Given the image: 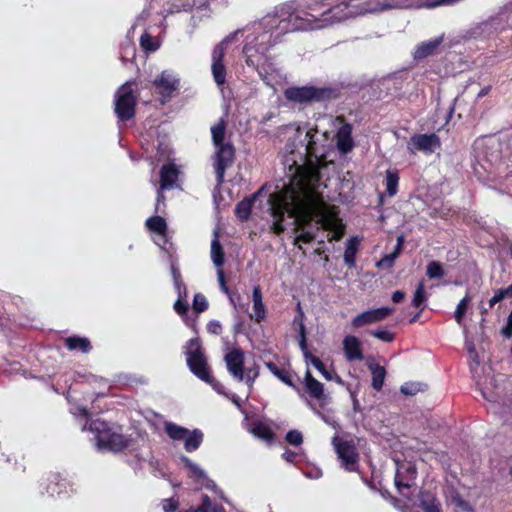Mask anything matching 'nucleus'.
<instances>
[{
  "instance_id": "f257e3e1",
  "label": "nucleus",
  "mask_w": 512,
  "mask_h": 512,
  "mask_svg": "<svg viewBox=\"0 0 512 512\" xmlns=\"http://www.w3.org/2000/svg\"><path fill=\"white\" fill-rule=\"evenodd\" d=\"M320 185L303 187L302 191L292 189L278 191L270 194L269 203L274 218L273 231L280 235L285 231L283 224L285 215L296 216L298 229L311 226L315 220L314 228L319 231L336 230L341 224L338 218L337 207L327 204L321 192Z\"/></svg>"
},
{
  "instance_id": "f03ea898",
  "label": "nucleus",
  "mask_w": 512,
  "mask_h": 512,
  "mask_svg": "<svg viewBox=\"0 0 512 512\" xmlns=\"http://www.w3.org/2000/svg\"><path fill=\"white\" fill-rule=\"evenodd\" d=\"M274 18L277 19V24L270 35L273 38L271 46L280 42L281 37L287 33L322 28L315 15L300 10L293 1L277 6Z\"/></svg>"
},
{
  "instance_id": "7ed1b4c3",
  "label": "nucleus",
  "mask_w": 512,
  "mask_h": 512,
  "mask_svg": "<svg viewBox=\"0 0 512 512\" xmlns=\"http://www.w3.org/2000/svg\"><path fill=\"white\" fill-rule=\"evenodd\" d=\"M317 133V129L307 131L304 153H298L300 160H303L305 164L298 175L300 179H297V184L302 188L321 184L320 166L324 161L325 154L324 147L315 140Z\"/></svg>"
},
{
  "instance_id": "20e7f679",
  "label": "nucleus",
  "mask_w": 512,
  "mask_h": 512,
  "mask_svg": "<svg viewBox=\"0 0 512 512\" xmlns=\"http://www.w3.org/2000/svg\"><path fill=\"white\" fill-rule=\"evenodd\" d=\"M284 95L287 100L299 104L328 102L340 97L341 87L338 85L290 87L285 90Z\"/></svg>"
},
{
  "instance_id": "39448f33",
  "label": "nucleus",
  "mask_w": 512,
  "mask_h": 512,
  "mask_svg": "<svg viewBox=\"0 0 512 512\" xmlns=\"http://www.w3.org/2000/svg\"><path fill=\"white\" fill-rule=\"evenodd\" d=\"M322 6L326 8L321 12L320 17H317L318 24H321L322 28L363 15L358 0H339L335 3H322Z\"/></svg>"
},
{
  "instance_id": "423d86ee",
  "label": "nucleus",
  "mask_w": 512,
  "mask_h": 512,
  "mask_svg": "<svg viewBox=\"0 0 512 512\" xmlns=\"http://www.w3.org/2000/svg\"><path fill=\"white\" fill-rule=\"evenodd\" d=\"M224 361L228 372L237 381H245V383L252 387L255 380L259 376V366L254 363L253 366L244 368L245 353L241 348H232L225 356Z\"/></svg>"
},
{
  "instance_id": "0eeeda50",
  "label": "nucleus",
  "mask_w": 512,
  "mask_h": 512,
  "mask_svg": "<svg viewBox=\"0 0 512 512\" xmlns=\"http://www.w3.org/2000/svg\"><path fill=\"white\" fill-rule=\"evenodd\" d=\"M134 85V81H127L116 90L114 95V113L122 122L133 119L136 114L137 95L133 89Z\"/></svg>"
},
{
  "instance_id": "6e6552de",
  "label": "nucleus",
  "mask_w": 512,
  "mask_h": 512,
  "mask_svg": "<svg viewBox=\"0 0 512 512\" xmlns=\"http://www.w3.org/2000/svg\"><path fill=\"white\" fill-rule=\"evenodd\" d=\"M188 346L193 348L186 353L187 356V365L190 371L198 377L200 380L213 384L215 381L214 377L211 375L210 368L208 366L207 360L203 354L201 343L199 339L192 338L188 341Z\"/></svg>"
},
{
  "instance_id": "1a4fd4ad",
  "label": "nucleus",
  "mask_w": 512,
  "mask_h": 512,
  "mask_svg": "<svg viewBox=\"0 0 512 512\" xmlns=\"http://www.w3.org/2000/svg\"><path fill=\"white\" fill-rule=\"evenodd\" d=\"M332 444L341 466L348 472H357L359 470L360 455L354 441L334 436Z\"/></svg>"
},
{
  "instance_id": "9d476101",
  "label": "nucleus",
  "mask_w": 512,
  "mask_h": 512,
  "mask_svg": "<svg viewBox=\"0 0 512 512\" xmlns=\"http://www.w3.org/2000/svg\"><path fill=\"white\" fill-rule=\"evenodd\" d=\"M90 428L98 432L97 441L101 448H106L113 452H121L128 448L131 443L129 437L106 429V424L103 422H93Z\"/></svg>"
},
{
  "instance_id": "9b49d317",
  "label": "nucleus",
  "mask_w": 512,
  "mask_h": 512,
  "mask_svg": "<svg viewBox=\"0 0 512 512\" xmlns=\"http://www.w3.org/2000/svg\"><path fill=\"white\" fill-rule=\"evenodd\" d=\"M298 153L296 150L295 142H288L285 145V153L283 155L282 163L288 168L289 172L292 175L291 183L283 188L281 191L292 189L293 191H302V187L297 184V179H300L298 176L302 167H305L303 160H300Z\"/></svg>"
},
{
  "instance_id": "f8f14e48",
  "label": "nucleus",
  "mask_w": 512,
  "mask_h": 512,
  "mask_svg": "<svg viewBox=\"0 0 512 512\" xmlns=\"http://www.w3.org/2000/svg\"><path fill=\"white\" fill-rule=\"evenodd\" d=\"M161 104L168 103L180 88V79L168 70L162 71L152 82Z\"/></svg>"
},
{
  "instance_id": "ddd939ff",
  "label": "nucleus",
  "mask_w": 512,
  "mask_h": 512,
  "mask_svg": "<svg viewBox=\"0 0 512 512\" xmlns=\"http://www.w3.org/2000/svg\"><path fill=\"white\" fill-rule=\"evenodd\" d=\"M69 482L59 472H49L40 481V493L49 497L67 494Z\"/></svg>"
},
{
  "instance_id": "4468645a",
  "label": "nucleus",
  "mask_w": 512,
  "mask_h": 512,
  "mask_svg": "<svg viewBox=\"0 0 512 512\" xmlns=\"http://www.w3.org/2000/svg\"><path fill=\"white\" fill-rule=\"evenodd\" d=\"M215 154L214 169L216 173V180L218 184L224 181L226 170L233 164L235 159V149L231 143L217 146Z\"/></svg>"
},
{
  "instance_id": "2eb2a0df",
  "label": "nucleus",
  "mask_w": 512,
  "mask_h": 512,
  "mask_svg": "<svg viewBox=\"0 0 512 512\" xmlns=\"http://www.w3.org/2000/svg\"><path fill=\"white\" fill-rule=\"evenodd\" d=\"M226 54V44L224 41L218 43L212 52L211 71L213 79L218 87H223L226 83L227 70L224 65V56Z\"/></svg>"
},
{
  "instance_id": "dca6fc26",
  "label": "nucleus",
  "mask_w": 512,
  "mask_h": 512,
  "mask_svg": "<svg viewBox=\"0 0 512 512\" xmlns=\"http://www.w3.org/2000/svg\"><path fill=\"white\" fill-rule=\"evenodd\" d=\"M397 468L394 476V484L399 492L410 489L417 479V468L412 463L396 462Z\"/></svg>"
},
{
  "instance_id": "f3484780",
  "label": "nucleus",
  "mask_w": 512,
  "mask_h": 512,
  "mask_svg": "<svg viewBox=\"0 0 512 512\" xmlns=\"http://www.w3.org/2000/svg\"><path fill=\"white\" fill-rule=\"evenodd\" d=\"M441 142L437 134H416L410 138L408 148L411 152L422 151L426 154L433 153L440 148Z\"/></svg>"
},
{
  "instance_id": "a211bd4d",
  "label": "nucleus",
  "mask_w": 512,
  "mask_h": 512,
  "mask_svg": "<svg viewBox=\"0 0 512 512\" xmlns=\"http://www.w3.org/2000/svg\"><path fill=\"white\" fill-rule=\"evenodd\" d=\"M393 311L394 308L389 307H380L367 310L355 316L352 319L351 325L355 329L362 328L366 325L377 323L386 319Z\"/></svg>"
},
{
  "instance_id": "6ab92c4d",
  "label": "nucleus",
  "mask_w": 512,
  "mask_h": 512,
  "mask_svg": "<svg viewBox=\"0 0 512 512\" xmlns=\"http://www.w3.org/2000/svg\"><path fill=\"white\" fill-rule=\"evenodd\" d=\"M337 121L341 123V126L338 128L335 135L336 146L340 153L347 154L351 152L355 146L352 137L353 127L350 123L345 121L344 116H338Z\"/></svg>"
},
{
  "instance_id": "aec40b11",
  "label": "nucleus",
  "mask_w": 512,
  "mask_h": 512,
  "mask_svg": "<svg viewBox=\"0 0 512 512\" xmlns=\"http://www.w3.org/2000/svg\"><path fill=\"white\" fill-rule=\"evenodd\" d=\"M303 384L305 393L310 398L317 400L320 404L326 403L328 395L325 393L324 385L312 375L309 369L305 372Z\"/></svg>"
},
{
  "instance_id": "412c9836",
  "label": "nucleus",
  "mask_w": 512,
  "mask_h": 512,
  "mask_svg": "<svg viewBox=\"0 0 512 512\" xmlns=\"http://www.w3.org/2000/svg\"><path fill=\"white\" fill-rule=\"evenodd\" d=\"M363 15L401 7L405 0H358Z\"/></svg>"
},
{
  "instance_id": "4be33fe9",
  "label": "nucleus",
  "mask_w": 512,
  "mask_h": 512,
  "mask_svg": "<svg viewBox=\"0 0 512 512\" xmlns=\"http://www.w3.org/2000/svg\"><path fill=\"white\" fill-rule=\"evenodd\" d=\"M288 217L293 219V225H294L293 231H294V233L297 234L294 237L293 245L296 246L298 249L302 250L301 243L309 244V243L313 242L314 239L316 238V233L318 231H316L313 224L311 226H306L305 228L298 229V227H297L298 221L296 219V216L293 215V216H288Z\"/></svg>"
},
{
  "instance_id": "5701e85b",
  "label": "nucleus",
  "mask_w": 512,
  "mask_h": 512,
  "mask_svg": "<svg viewBox=\"0 0 512 512\" xmlns=\"http://www.w3.org/2000/svg\"><path fill=\"white\" fill-rule=\"evenodd\" d=\"M343 351L348 361H362L364 359L361 342L356 336H345Z\"/></svg>"
},
{
  "instance_id": "b1692460",
  "label": "nucleus",
  "mask_w": 512,
  "mask_h": 512,
  "mask_svg": "<svg viewBox=\"0 0 512 512\" xmlns=\"http://www.w3.org/2000/svg\"><path fill=\"white\" fill-rule=\"evenodd\" d=\"M443 41L444 35H441L432 40L421 42L415 48L413 58L415 60H421L435 54L439 46L443 43Z\"/></svg>"
},
{
  "instance_id": "393cba45",
  "label": "nucleus",
  "mask_w": 512,
  "mask_h": 512,
  "mask_svg": "<svg viewBox=\"0 0 512 512\" xmlns=\"http://www.w3.org/2000/svg\"><path fill=\"white\" fill-rule=\"evenodd\" d=\"M419 507L424 512H442V507L436 493L422 489L418 495Z\"/></svg>"
},
{
  "instance_id": "a878e982",
  "label": "nucleus",
  "mask_w": 512,
  "mask_h": 512,
  "mask_svg": "<svg viewBox=\"0 0 512 512\" xmlns=\"http://www.w3.org/2000/svg\"><path fill=\"white\" fill-rule=\"evenodd\" d=\"M304 358L307 361H310V363L321 373V375L328 381L330 380H336L338 383H341V377L335 373L330 372L326 369L325 364L315 355L311 353V351L308 349V346H306V349H301Z\"/></svg>"
},
{
  "instance_id": "bb28decb",
  "label": "nucleus",
  "mask_w": 512,
  "mask_h": 512,
  "mask_svg": "<svg viewBox=\"0 0 512 512\" xmlns=\"http://www.w3.org/2000/svg\"><path fill=\"white\" fill-rule=\"evenodd\" d=\"M179 171L174 164H164L160 169V189L172 188L178 180Z\"/></svg>"
},
{
  "instance_id": "cd10ccee",
  "label": "nucleus",
  "mask_w": 512,
  "mask_h": 512,
  "mask_svg": "<svg viewBox=\"0 0 512 512\" xmlns=\"http://www.w3.org/2000/svg\"><path fill=\"white\" fill-rule=\"evenodd\" d=\"M265 366L268 368V370L276 376L280 381L291 387L294 391H296L299 395H301V390L297 384L292 379L291 373L285 369L278 367L274 362L272 361H266Z\"/></svg>"
},
{
  "instance_id": "c85d7f7f",
  "label": "nucleus",
  "mask_w": 512,
  "mask_h": 512,
  "mask_svg": "<svg viewBox=\"0 0 512 512\" xmlns=\"http://www.w3.org/2000/svg\"><path fill=\"white\" fill-rule=\"evenodd\" d=\"M64 346L69 351H78L87 354L92 350V344L86 337L73 335L64 339Z\"/></svg>"
},
{
  "instance_id": "c756f323",
  "label": "nucleus",
  "mask_w": 512,
  "mask_h": 512,
  "mask_svg": "<svg viewBox=\"0 0 512 512\" xmlns=\"http://www.w3.org/2000/svg\"><path fill=\"white\" fill-rule=\"evenodd\" d=\"M243 54L245 56L247 66L252 67L261 74L260 65L265 60V55L262 52H259V50L251 44H245Z\"/></svg>"
},
{
  "instance_id": "7c9ffc66",
  "label": "nucleus",
  "mask_w": 512,
  "mask_h": 512,
  "mask_svg": "<svg viewBox=\"0 0 512 512\" xmlns=\"http://www.w3.org/2000/svg\"><path fill=\"white\" fill-rule=\"evenodd\" d=\"M258 193L251 196L245 197L243 200L238 202L235 207V216L242 222L247 221L250 218L252 208L256 201Z\"/></svg>"
},
{
  "instance_id": "2f4dec72",
  "label": "nucleus",
  "mask_w": 512,
  "mask_h": 512,
  "mask_svg": "<svg viewBox=\"0 0 512 512\" xmlns=\"http://www.w3.org/2000/svg\"><path fill=\"white\" fill-rule=\"evenodd\" d=\"M359 244L360 241L357 237H351L347 242L344 252V262L349 268L355 267Z\"/></svg>"
},
{
  "instance_id": "473e14b6",
  "label": "nucleus",
  "mask_w": 512,
  "mask_h": 512,
  "mask_svg": "<svg viewBox=\"0 0 512 512\" xmlns=\"http://www.w3.org/2000/svg\"><path fill=\"white\" fill-rule=\"evenodd\" d=\"M145 225L149 231L154 232L158 235L165 236L167 234V222L162 216L156 215L149 217L146 220Z\"/></svg>"
},
{
  "instance_id": "72a5a7b5",
  "label": "nucleus",
  "mask_w": 512,
  "mask_h": 512,
  "mask_svg": "<svg viewBox=\"0 0 512 512\" xmlns=\"http://www.w3.org/2000/svg\"><path fill=\"white\" fill-rule=\"evenodd\" d=\"M203 433L199 429L189 431V434L184 438V448L187 452L196 451L203 442Z\"/></svg>"
},
{
  "instance_id": "f704fd0d",
  "label": "nucleus",
  "mask_w": 512,
  "mask_h": 512,
  "mask_svg": "<svg viewBox=\"0 0 512 512\" xmlns=\"http://www.w3.org/2000/svg\"><path fill=\"white\" fill-rule=\"evenodd\" d=\"M252 432L256 437H258L268 443H272L275 440V433L270 428V426H268L267 424H265L263 422L256 423L253 426Z\"/></svg>"
},
{
  "instance_id": "c9c22d12",
  "label": "nucleus",
  "mask_w": 512,
  "mask_h": 512,
  "mask_svg": "<svg viewBox=\"0 0 512 512\" xmlns=\"http://www.w3.org/2000/svg\"><path fill=\"white\" fill-rule=\"evenodd\" d=\"M171 273L173 277L174 287L179 298H187V287L183 281L180 271L174 265L171 266Z\"/></svg>"
},
{
  "instance_id": "e433bc0d",
  "label": "nucleus",
  "mask_w": 512,
  "mask_h": 512,
  "mask_svg": "<svg viewBox=\"0 0 512 512\" xmlns=\"http://www.w3.org/2000/svg\"><path fill=\"white\" fill-rule=\"evenodd\" d=\"M372 373V387L376 391H380L384 385V380L386 376V370L381 365H374L370 367Z\"/></svg>"
},
{
  "instance_id": "4c0bfd02",
  "label": "nucleus",
  "mask_w": 512,
  "mask_h": 512,
  "mask_svg": "<svg viewBox=\"0 0 512 512\" xmlns=\"http://www.w3.org/2000/svg\"><path fill=\"white\" fill-rule=\"evenodd\" d=\"M472 297L467 293L458 303L454 311V319L458 325L463 324V319L467 313V310L471 304Z\"/></svg>"
},
{
  "instance_id": "58836bf2",
  "label": "nucleus",
  "mask_w": 512,
  "mask_h": 512,
  "mask_svg": "<svg viewBox=\"0 0 512 512\" xmlns=\"http://www.w3.org/2000/svg\"><path fill=\"white\" fill-rule=\"evenodd\" d=\"M225 133L226 123L223 119H220V121L211 128L212 141L215 147L226 144L224 142Z\"/></svg>"
},
{
  "instance_id": "ea45409f",
  "label": "nucleus",
  "mask_w": 512,
  "mask_h": 512,
  "mask_svg": "<svg viewBox=\"0 0 512 512\" xmlns=\"http://www.w3.org/2000/svg\"><path fill=\"white\" fill-rule=\"evenodd\" d=\"M293 324L298 326V334H299V347L300 349H306L307 344V333L306 327L304 324V312L300 311L293 320Z\"/></svg>"
},
{
  "instance_id": "a19ab883",
  "label": "nucleus",
  "mask_w": 512,
  "mask_h": 512,
  "mask_svg": "<svg viewBox=\"0 0 512 512\" xmlns=\"http://www.w3.org/2000/svg\"><path fill=\"white\" fill-rule=\"evenodd\" d=\"M165 432L173 440H184V438L189 434V430L187 428L178 426L174 423H166Z\"/></svg>"
},
{
  "instance_id": "79ce46f5",
  "label": "nucleus",
  "mask_w": 512,
  "mask_h": 512,
  "mask_svg": "<svg viewBox=\"0 0 512 512\" xmlns=\"http://www.w3.org/2000/svg\"><path fill=\"white\" fill-rule=\"evenodd\" d=\"M196 512H225L224 507L216 502H212L208 495H203L202 503L196 508Z\"/></svg>"
},
{
  "instance_id": "37998d69",
  "label": "nucleus",
  "mask_w": 512,
  "mask_h": 512,
  "mask_svg": "<svg viewBox=\"0 0 512 512\" xmlns=\"http://www.w3.org/2000/svg\"><path fill=\"white\" fill-rule=\"evenodd\" d=\"M211 257L217 267H222L225 260V253L222 245L217 239H214L211 244Z\"/></svg>"
},
{
  "instance_id": "c03bdc74",
  "label": "nucleus",
  "mask_w": 512,
  "mask_h": 512,
  "mask_svg": "<svg viewBox=\"0 0 512 512\" xmlns=\"http://www.w3.org/2000/svg\"><path fill=\"white\" fill-rule=\"evenodd\" d=\"M399 175L397 171L388 170L386 172V192L389 196H394L398 192Z\"/></svg>"
},
{
  "instance_id": "a18cd8bd",
  "label": "nucleus",
  "mask_w": 512,
  "mask_h": 512,
  "mask_svg": "<svg viewBox=\"0 0 512 512\" xmlns=\"http://www.w3.org/2000/svg\"><path fill=\"white\" fill-rule=\"evenodd\" d=\"M426 275L429 279H441L445 275L444 267L439 261L433 260L427 264Z\"/></svg>"
},
{
  "instance_id": "49530a36",
  "label": "nucleus",
  "mask_w": 512,
  "mask_h": 512,
  "mask_svg": "<svg viewBox=\"0 0 512 512\" xmlns=\"http://www.w3.org/2000/svg\"><path fill=\"white\" fill-rule=\"evenodd\" d=\"M427 385L419 382H406L400 387L402 394L407 396H414L419 392H424Z\"/></svg>"
},
{
  "instance_id": "de8ad7c7",
  "label": "nucleus",
  "mask_w": 512,
  "mask_h": 512,
  "mask_svg": "<svg viewBox=\"0 0 512 512\" xmlns=\"http://www.w3.org/2000/svg\"><path fill=\"white\" fill-rule=\"evenodd\" d=\"M426 300H427V296H426V292H425V287H424L423 282H420L415 290L413 300H412V305L415 308H420V311H423L425 308L424 303L426 302Z\"/></svg>"
},
{
  "instance_id": "09e8293b",
  "label": "nucleus",
  "mask_w": 512,
  "mask_h": 512,
  "mask_svg": "<svg viewBox=\"0 0 512 512\" xmlns=\"http://www.w3.org/2000/svg\"><path fill=\"white\" fill-rule=\"evenodd\" d=\"M181 461L183 462L185 467L189 469L190 477H194L197 479H203L205 477L204 471L200 467H198L196 464H194L188 457L183 456L181 458Z\"/></svg>"
},
{
  "instance_id": "8fccbe9b",
  "label": "nucleus",
  "mask_w": 512,
  "mask_h": 512,
  "mask_svg": "<svg viewBox=\"0 0 512 512\" xmlns=\"http://www.w3.org/2000/svg\"><path fill=\"white\" fill-rule=\"evenodd\" d=\"M369 334L387 343L393 342L395 340V334L387 329L370 330Z\"/></svg>"
},
{
  "instance_id": "3c124183",
  "label": "nucleus",
  "mask_w": 512,
  "mask_h": 512,
  "mask_svg": "<svg viewBox=\"0 0 512 512\" xmlns=\"http://www.w3.org/2000/svg\"><path fill=\"white\" fill-rule=\"evenodd\" d=\"M192 307L196 313H202L206 311L208 309V302L206 297L201 293L195 294Z\"/></svg>"
},
{
  "instance_id": "603ef678",
  "label": "nucleus",
  "mask_w": 512,
  "mask_h": 512,
  "mask_svg": "<svg viewBox=\"0 0 512 512\" xmlns=\"http://www.w3.org/2000/svg\"><path fill=\"white\" fill-rule=\"evenodd\" d=\"M140 46L145 51H155L158 48V45L154 42L152 36L147 32L141 35Z\"/></svg>"
},
{
  "instance_id": "864d4df0",
  "label": "nucleus",
  "mask_w": 512,
  "mask_h": 512,
  "mask_svg": "<svg viewBox=\"0 0 512 512\" xmlns=\"http://www.w3.org/2000/svg\"><path fill=\"white\" fill-rule=\"evenodd\" d=\"M285 440L292 446H300L303 443V435L298 430H290L287 432Z\"/></svg>"
},
{
  "instance_id": "5fc2aeb1",
  "label": "nucleus",
  "mask_w": 512,
  "mask_h": 512,
  "mask_svg": "<svg viewBox=\"0 0 512 512\" xmlns=\"http://www.w3.org/2000/svg\"><path fill=\"white\" fill-rule=\"evenodd\" d=\"M452 501L456 507L460 508L464 512H473V508L470 503L466 501L459 493H456L452 497Z\"/></svg>"
},
{
  "instance_id": "6e6d98bb",
  "label": "nucleus",
  "mask_w": 512,
  "mask_h": 512,
  "mask_svg": "<svg viewBox=\"0 0 512 512\" xmlns=\"http://www.w3.org/2000/svg\"><path fill=\"white\" fill-rule=\"evenodd\" d=\"M254 320L261 323L266 318V309L264 303L253 304Z\"/></svg>"
},
{
  "instance_id": "4d7b16f0",
  "label": "nucleus",
  "mask_w": 512,
  "mask_h": 512,
  "mask_svg": "<svg viewBox=\"0 0 512 512\" xmlns=\"http://www.w3.org/2000/svg\"><path fill=\"white\" fill-rule=\"evenodd\" d=\"M396 259H397V257L395 256V254H393V253L386 254L377 262V266L379 268L389 269V268L393 267Z\"/></svg>"
},
{
  "instance_id": "13d9d810",
  "label": "nucleus",
  "mask_w": 512,
  "mask_h": 512,
  "mask_svg": "<svg viewBox=\"0 0 512 512\" xmlns=\"http://www.w3.org/2000/svg\"><path fill=\"white\" fill-rule=\"evenodd\" d=\"M179 507V501L174 498H167L162 500V508L164 512H176Z\"/></svg>"
},
{
  "instance_id": "bf43d9fd",
  "label": "nucleus",
  "mask_w": 512,
  "mask_h": 512,
  "mask_svg": "<svg viewBox=\"0 0 512 512\" xmlns=\"http://www.w3.org/2000/svg\"><path fill=\"white\" fill-rule=\"evenodd\" d=\"M185 299L186 298L178 297L174 303V310L176 311L177 314L181 316L185 315L189 309V305Z\"/></svg>"
},
{
  "instance_id": "052dcab7",
  "label": "nucleus",
  "mask_w": 512,
  "mask_h": 512,
  "mask_svg": "<svg viewBox=\"0 0 512 512\" xmlns=\"http://www.w3.org/2000/svg\"><path fill=\"white\" fill-rule=\"evenodd\" d=\"M222 325L219 321L217 320H211L208 322L207 324V331L210 333V334H213V335H220L222 333Z\"/></svg>"
},
{
  "instance_id": "680f3d73",
  "label": "nucleus",
  "mask_w": 512,
  "mask_h": 512,
  "mask_svg": "<svg viewBox=\"0 0 512 512\" xmlns=\"http://www.w3.org/2000/svg\"><path fill=\"white\" fill-rule=\"evenodd\" d=\"M506 295L503 289H499L495 292V295L489 300V309H492L497 303L501 302Z\"/></svg>"
},
{
  "instance_id": "e2e57ef3",
  "label": "nucleus",
  "mask_w": 512,
  "mask_h": 512,
  "mask_svg": "<svg viewBox=\"0 0 512 512\" xmlns=\"http://www.w3.org/2000/svg\"><path fill=\"white\" fill-rule=\"evenodd\" d=\"M217 277H218V282L220 284L221 290L224 291L225 293H227L228 287L226 284V277H225L224 271L221 267H218Z\"/></svg>"
},
{
  "instance_id": "0e129e2a",
  "label": "nucleus",
  "mask_w": 512,
  "mask_h": 512,
  "mask_svg": "<svg viewBox=\"0 0 512 512\" xmlns=\"http://www.w3.org/2000/svg\"><path fill=\"white\" fill-rule=\"evenodd\" d=\"M502 334L507 338L512 337V311L507 318L506 325L502 328Z\"/></svg>"
},
{
  "instance_id": "69168bd1",
  "label": "nucleus",
  "mask_w": 512,
  "mask_h": 512,
  "mask_svg": "<svg viewBox=\"0 0 512 512\" xmlns=\"http://www.w3.org/2000/svg\"><path fill=\"white\" fill-rule=\"evenodd\" d=\"M297 457L298 454L290 449H286L282 454V458L288 463H295Z\"/></svg>"
},
{
  "instance_id": "338daca9",
  "label": "nucleus",
  "mask_w": 512,
  "mask_h": 512,
  "mask_svg": "<svg viewBox=\"0 0 512 512\" xmlns=\"http://www.w3.org/2000/svg\"><path fill=\"white\" fill-rule=\"evenodd\" d=\"M252 299H253V304L263 303L262 290L259 285L255 286L253 288Z\"/></svg>"
},
{
  "instance_id": "774afa93",
  "label": "nucleus",
  "mask_w": 512,
  "mask_h": 512,
  "mask_svg": "<svg viewBox=\"0 0 512 512\" xmlns=\"http://www.w3.org/2000/svg\"><path fill=\"white\" fill-rule=\"evenodd\" d=\"M404 242H405V239H404V236L403 235H400L397 237V244L394 248V251L392 252L393 254H395V256L398 258V256L400 255V253L402 252V249H403V246H404Z\"/></svg>"
}]
</instances>
